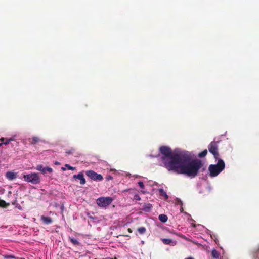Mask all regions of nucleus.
<instances>
[{"mask_svg": "<svg viewBox=\"0 0 259 259\" xmlns=\"http://www.w3.org/2000/svg\"><path fill=\"white\" fill-rule=\"evenodd\" d=\"M182 155H186V159L181 157L171 171L195 178L203 166L202 161L198 159H192L191 154L188 151H184Z\"/></svg>", "mask_w": 259, "mask_h": 259, "instance_id": "f257e3e1", "label": "nucleus"}, {"mask_svg": "<svg viewBox=\"0 0 259 259\" xmlns=\"http://www.w3.org/2000/svg\"><path fill=\"white\" fill-rule=\"evenodd\" d=\"M159 151L163 155L161 157L163 166L168 171L172 170L181 157L184 159L187 158L186 155H182L184 151L176 149L172 152L171 149L168 146H161L159 148Z\"/></svg>", "mask_w": 259, "mask_h": 259, "instance_id": "f03ea898", "label": "nucleus"}, {"mask_svg": "<svg viewBox=\"0 0 259 259\" xmlns=\"http://www.w3.org/2000/svg\"><path fill=\"white\" fill-rule=\"evenodd\" d=\"M218 162L216 164H210L208 167V170L210 176L211 177L217 176L225 167V164L221 159H218Z\"/></svg>", "mask_w": 259, "mask_h": 259, "instance_id": "7ed1b4c3", "label": "nucleus"}, {"mask_svg": "<svg viewBox=\"0 0 259 259\" xmlns=\"http://www.w3.org/2000/svg\"><path fill=\"white\" fill-rule=\"evenodd\" d=\"M23 177L24 181L30 182L33 184H38L40 182V177L37 173H31L24 175Z\"/></svg>", "mask_w": 259, "mask_h": 259, "instance_id": "20e7f679", "label": "nucleus"}, {"mask_svg": "<svg viewBox=\"0 0 259 259\" xmlns=\"http://www.w3.org/2000/svg\"><path fill=\"white\" fill-rule=\"evenodd\" d=\"M219 143V141H212L208 146L209 152L213 155L214 158L215 159H219L220 156L219 153L218 151Z\"/></svg>", "mask_w": 259, "mask_h": 259, "instance_id": "39448f33", "label": "nucleus"}, {"mask_svg": "<svg viewBox=\"0 0 259 259\" xmlns=\"http://www.w3.org/2000/svg\"><path fill=\"white\" fill-rule=\"evenodd\" d=\"M113 199L110 197H100L96 200L97 204L101 207H106L112 202Z\"/></svg>", "mask_w": 259, "mask_h": 259, "instance_id": "423d86ee", "label": "nucleus"}, {"mask_svg": "<svg viewBox=\"0 0 259 259\" xmlns=\"http://www.w3.org/2000/svg\"><path fill=\"white\" fill-rule=\"evenodd\" d=\"M85 174L90 179L94 181H101L103 179V176L101 174H98L92 170L87 171Z\"/></svg>", "mask_w": 259, "mask_h": 259, "instance_id": "0eeeda50", "label": "nucleus"}, {"mask_svg": "<svg viewBox=\"0 0 259 259\" xmlns=\"http://www.w3.org/2000/svg\"><path fill=\"white\" fill-rule=\"evenodd\" d=\"M36 169L41 171L42 174H45L47 171L51 173L53 171V169L49 167H44L42 165L39 164L37 165Z\"/></svg>", "mask_w": 259, "mask_h": 259, "instance_id": "6e6552de", "label": "nucleus"}, {"mask_svg": "<svg viewBox=\"0 0 259 259\" xmlns=\"http://www.w3.org/2000/svg\"><path fill=\"white\" fill-rule=\"evenodd\" d=\"M74 179H77L80 180V184L83 185L85 183V179L84 178V175L82 172L79 173L78 175H74L73 176Z\"/></svg>", "mask_w": 259, "mask_h": 259, "instance_id": "1a4fd4ad", "label": "nucleus"}, {"mask_svg": "<svg viewBox=\"0 0 259 259\" xmlns=\"http://www.w3.org/2000/svg\"><path fill=\"white\" fill-rule=\"evenodd\" d=\"M40 220L45 224L47 225L51 224L53 222L52 219L49 217L41 215L40 217Z\"/></svg>", "mask_w": 259, "mask_h": 259, "instance_id": "9d476101", "label": "nucleus"}, {"mask_svg": "<svg viewBox=\"0 0 259 259\" xmlns=\"http://www.w3.org/2000/svg\"><path fill=\"white\" fill-rule=\"evenodd\" d=\"M152 208V204L150 203H144L142 205V209L145 212H149L151 211Z\"/></svg>", "mask_w": 259, "mask_h": 259, "instance_id": "9b49d317", "label": "nucleus"}, {"mask_svg": "<svg viewBox=\"0 0 259 259\" xmlns=\"http://www.w3.org/2000/svg\"><path fill=\"white\" fill-rule=\"evenodd\" d=\"M6 177L9 180H13L17 177L16 174L11 171H8L6 173Z\"/></svg>", "mask_w": 259, "mask_h": 259, "instance_id": "f8f14e48", "label": "nucleus"}, {"mask_svg": "<svg viewBox=\"0 0 259 259\" xmlns=\"http://www.w3.org/2000/svg\"><path fill=\"white\" fill-rule=\"evenodd\" d=\"M211 256L213 259H219L220 257V253L215 249L211 251Z\"/></svg>", "mask_w": 259, "mask_h": 259, "instance_id": "ddd939ff", "label": "nucleus"}, {"mask_svg": "<svg viewBox=\"0 0 259 259\" xmlns=\"http://www.w3.org/2000/svg\"><path fill=\"white\" fill-rule=\"evenodd\" d=\"M158 191L160 195L164 197L165 200L168 198V196L167 195L166 192L163 189L160 188L158 189Z\"/></svg>", "mask_w": 259, "mask_h": 259, "instance_id": "4468645a", "label": "nucleus"}, {"mask_svg": "<svg viewBox=\"0 0 259 259\" xmlns=\"http://www.w3.org/2000/svg\"><path fill=\"white\" fill-rule=\"evenodd\" d=\"M158 219L161 222L165 223L168 220V217L164 214H161L159 215Z\"/></svg>", "mask_w": 259, "mask_h": 259, "instance_id": "2eb2a0df", "label": "nucleus"}, {"mask_svg": "<svg viewBox=\"0 0 259 259\" xmlns=\"http://www.w3.org/2000/svg\"><path fill=\"white\" fill-rule=\"evenodd\" d=\"M69 240L74 245H79V242L77 239L73 237H69Z\"/></svg>", "mask_w": 259, "mask_h": 259, "instance_id": "dca6fc26", "label": "nucleus"}, {"mask_svg": "<svg viewBox=\"0 0 259 259\" xmlns=\"http://www.w3.org/2000/svg\"><path fill=\"white\" fill-rule=\"evenodd\" d=\"M137 230H138V232L139 233V234L141 235L144 234L146 231V228L144 227H141L138 228Z\"/></svg>", "mask_w": 259, "mask_h": 259, "instance_id": "f3484780", "label": "nucleus"}, {"mask_svg": "<svg viewBox=\"0 0 259 259\" xmlns=\"http://www.w3.org/2000/svg\"><path fill=\"white\" fill-rule=\"evenodd\" d=\"M207 154V150L206 149H205L201 152L199 153L198 155L199 157L203 158L206 156V155Z\"/></svg>", "mask_w": 259, "mask_h": 259, "instance_id": "a211bd4d", "label": "nucleus"}, {"mask_svg": "<svg viewBox=\"0 0 259 259\" xmlns=\"http://www.w3.org/2000/svg\"><path fill=\"white\" fill-rule=\"evenodd\" d=\"M9 205V203H7L5 201L0 199V207L6 208Z\"/></svg>", "mask_w": 259, "mask_h": 259, "instance_id": "6ab92c4d", "label": "nucleus"}, {"mask_svg": "<svg viewBox=\"0 0 259 259\" xmlns=\"http://www.w3.org/2000/svg\"><path fill=\"white\" fill-rule=\"evenodd\" d=\"M75 149L72 147L69 149H66L65 151V153L67 155H70L73 154L75 152Z\"/></svg>", "mask_w": 259, "mask_h": 259, "instance_id": "aec40b11", "label": "nucleus"}, {"mask_svg": "<svg viewBox=\"0 0 259 259\" xmlns=\"http://www.w3.org/2000/svg\"><path fill=\"white\" fill-rule=\"evenodd\" d=\"M162 241L166 245H168L172 243V240L170 239L163 238L162 239Z\"/></svg>", "mask_w": 259, "mask_h": 259, "instance_id": "412c9836", "label": "nucleus"}, {"mask_svg": "<svg viewBox=\"0 0 259 259\" xmlns=\"http://www.w3.org/2000/svg\"><path fill=\"white\" fill-rule=\"evenodd\" d=\"M124 192H128L130 194L134 195L135 194H136V190L135 189H126L123 191Z\"/></svg>", "mask_w": 259, "mask_h": 259, "instance_id": "4be33fe9", "label": "nucleus"}, {"mask_svg": "<svg viewBox=\"0 0 259 259\" xmlns=\"http://www.w3.org/2000/svg\"><path fill=\"white\" fill-rule=\"evenodd\" d=\"M39 141V138L37 137H33L31 139V144H35Z\"/></svg>", "mask_w": 259, "mask_h": 259, "instance_id": "5701e85b", "label": "nucleus"}, {"mask_svg": "<svg viewBox=\"0 0 259 259\" xmlns=\"http://www.w3.org/2000/svg\"><path fill=\"white\" fill-rule=\"evenodd\" d=\"M133 199L139 201L141 200V198L140 196L136 193L133 195Z\"/></svg>", "mask_w": 259, "mask_h": 259, "instance_id": "b1692460", "label": "nucleus"}, {"mask_svg": "<svg viewBox=\"0 0 259 259\" xmlns=\"http://www.w3.org/2000/svg\"><path fill=\"white\" fill-rule=\"evenodd\" d=\"M3 257L4 259H12V258H15V257L13 255H4Z\"/></svg>", "mask_w": 259, "mask_h": 259, "instance_id": "393cba45", "label": "nucleus"}, {"mask_svg": "<svg viewBox=\"0 0 259 259\" xmlns=\"http://www.w3.org/2000/svg\"><path fill=\"white\" fill-rule=\"evenodd\" d=\"M13 140L12 138L10 139H5V140L4 141V142H2V143H3V144L7 145L10 142Z\"/></svg>", "mask_w": 259, "mask_h": 259, "instance_id": "a878e982", "label": "nucleus"}, {"mask_svg": "<svg viewBox=\"0 0 259 259\" xmlns=\"http://www.w3.org/2000/svg\"><path fill=\"white\" fill-rule=\"evenodd\" d=\"M138 184L141 189H144L145 186H144V183L142 182H141V181L139 182Z\"/></svg>", "mask_w": 259, "mask_h": 259, "instance_id": "bb28decb", "label": "nucleus"}, {"mask_svg": "<svg viewBox=\"0 0 259 259\" xmlns=\"http://www.w3.org/2000/svg\"><path fill=\"white\" fill-rule=\"evenodd\" d=\"M176 201L178 204L180 205L181 206H183V202L179 198L176 199Z\"/></svg>", "mask_w": 259, "mask_h": 259, "instance_id": "cd10ccee", "label": "nucleus"}, {"mask_svg": "<svg viewBox=\"0 0 259 259\" xmlns=\"http://www.w3.org/2000/svg\"><path fill=\"white\" fill-rule=\"evenodd\" d=\"M254 253L257 255H259V246L258 247V248L255 250V251H254Z\"/></svg>", "mask_w": 259, "mask_h": 259, "instance_id": "c85d7f7f", "label": "nucleus"}, {"mask_svg": "<svg viewBox=\"0 0 259 259\" xmlns=\"http://www.w3.org/2000/svg\"><path fill=\"white\" fill-rule=\"evenodd\" d=\"M65 166L68 167L69 169H73V167L71 166H70L69 164H65Z\"/></svg>", "mask_w": 259, "mask_h": 259, "instance_id": "c756f323", "label": "nucleus"}, {"mask_svg": "<svg viewBox=\"0 0 259 259\" xmlns=\"http://www.w3.org/2000/svg\"><path fill=\"white\" fill-rule=\"evenodd\" d=\"M181 237L184 238V239H185L186 240H188V241L190 240V239H189L187 238H186L185 236L182 235V236H181Z\"/></svg>", "mask_w": 259, "mask_h": 259, "instance_id": "7c9ffc66", "label": "nucleus"}, {"mask_svg": "<svg viewBox=\"0 0 259 259\" xmlns=\"http://www.w3.org/2000/svg\"><path fill=\"white\" fill-rule=\"evenodd\" d=\"M180 212H183L184 209H183V208L182 206H181V208H180Z\"/></svg>", "mask_w": 259, "mask_h": 259, "instance_id": "2f4dec72", "label": "nucleus"}, {"mask_svg": "<svg viewBox=\"0 0 259 259\" xmlns=\"http://www.w3.org/2000/svg\"><path fill=\"white\" fill-rule=\"evenodd\" d=\"M5 140V138H2L0 139V141H2V142H4V141Z\"/></svg>", "mask_w": 259, "mask_h": 259, "instance_id": "473e14b6", "label": "nucleus"}, {"mask_svg": "<svg viewBox=\"0 0 259 259\" xmlns=\"http://www.w3.org/2000/svg\"><path fill=\"white\" fill-rule=\"evenodd\" d=\"M127 230L129 233H132L133 232L131 228H128Z\"/></svg>", "mask_w": 259, "mask_h": 259, "instance_id": "72a5a7b5", "label": "nucleus"}, {"mask_svg": "<svg viewBox=\"0 0 259 259\" xmlns=\"http://www.w3.org/2000/svg\"><path fill=\"white\" fill-rule=\"evenodd\" d=\"M185 259H194V258L192 257H189L186 258Z\"/></svg>", "mask_w": 259, "mask_h": 259, "instance_id": "f704fd0d", "label": "nucleus"}, {"mask_svg": "<svg viewBox=\"0 0 259 259\" xmlns=\"http://www.w3.org/2000/svg\"><path fill=\"white\" fill-rule=\"evenodd\" d=\"M3 145V143H0V147L2 146Z\"/></svg>", "mask_w": 259, "mask_h": 259, "instance_id": "c9c22d12", "label": "nucleus"}, {"mask_svg": "<svg viewBox=\"0 0 259 259\" xmlns=\"http://www.w3.org/2000/svg\"><path fill=\"white\" fill-rule=\"evenodd\" d=\"M55 164H59V163H58V162H56L55 163Z\"/></svg>", "mask_w": 259, "mask_h": 259, "instance_id": "e433bc0d", "label": "nucleus"}, {"mask_svg": "<svg viewBox=\"0 0 259 259\" xmlns=\"http://www.w3.org/2000/svg\"><path fill=\"white\" fill-rule=\"evenodd\" d=\"M205 168H202V171L205 170Z\"/></svg>", "mask_w": 259, "mask_h": 259, "instance_id": "4c0bfd02", "label": "nucleus"}, {"mask_svg": "<svg viewBox=\"0 0 259 259\" xmlns=\"http://www.w3.org/2000/svg\"><path fill=\"white\" fill-rule=\"evenodd\" d=\"M193 242L194 243H195V244H197V243H195V242Z\"/></svg>", "mask_w": 259, "mask_h": 259, "instance_id": "58836bf2", "label": "nucleus"}, {"mask_svg": "<svg viewBox=\"0 0 259 259\" xmlns=\"http://www.w3.org/2000/svg\"><path fill=\"white\" fill-rule=\"evenodd\" d=\"M124 236L128 237V235H124Z\"/></svg>", "mask_w": 259, "mask_h": 259, "instance_id": "ea45409f", "label": "nucleus"}, {"mask_svg": "<svg viewBox=\"0 0 259 259\" xmlns=\"http://www.w3.org/2000/svg\"><path fill=\"white\" fill-rule=\"evenodd\" d=\"M111 178H112L111 176H110V177H109V179H110Z\"/></svg>", "mask_w": 259, "mask_h": 259, "instance_id": "a19ab883", "label": "nucleus"}, {"mask_svg": "<svg viewBox=\"0 0 259 259\" xmlns=\"http://www.w3.org/2000/svg\"><path fill=\"white\" fill-rule=\"evenodd\" d=\"M111 178H112L111 176H110V177H109V179H110Z\"/></svg>", "mask_w": 259, "mask_h": 259, "instance_id": "79ce46f5", "label": "nucleus"}]
</instances>
